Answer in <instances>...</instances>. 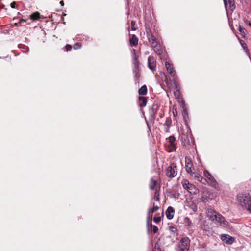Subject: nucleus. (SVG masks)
Returning <instances> with one entry per match:
<instances>
[{"label":"nucleus","mask_w":251,"mask_h":251,"mask_svg":"<svg viewBox=\"0 0 251 251\" xmlns=\"http://www.w3.org/2000/svg\"><path fill=\"white\" fill-rule=\"evenodd\" d=\"M159 207L157 205H155V204L154 203L153 205V207L149 209L147 217V222L148 224H149V223L151 222L152 220V214L154 212L157 211L159 209Z\"/></svg>","instance_id":"nucleus-7"},{"label":"nucleus","mask_w":251,"mask_h":251,"mask_svg":"<svg viewBox=\"0 0 251 251\" xmlns=\"http://www.w3.org/2000/svg\"><path fill=\"white\" fill-rule=\"evenodd\" d=\"M204 176L209 180V183L213 187H216L217 185V182L214 177L207 171H204Z\"/></svg>","instance_id":"nucleus-8"},{"label":"nucleus","mask_w":251,"mask_h":251,"mask_svg":"<svg viewBox=\"0 0 251 251\" xmlns=\"http://www.w3.org/2000/svg\"><path fill=\"white\" fill-rule=\"evenodd\" d=\"M31 19L33 20H36L40 18V13L38 12L33 13L30 15Z\"/></svg>","instance_id":"nucleus-18"},{"label":"nucleus","mask_w":251,"mask_h":251,"mask_svg":"<svg viewBox=\"0 0 251 251\" xmlns=\"http://www.w3.org/2000/svg\"><path fill=\"white\" fill-rule=\"evenodd\" d=\"M244 30H245V29L244 28H242L241 26H240L239 31H240V32L241 33H244Z\"/></svg>","instance_id":"nucleus-32"},{"label":"nucleus","mask_w":251,"mask_h":251,"mask_svg":"<svg viewBox=\"0 0 251 251\" xmlns=\"http://www.w3.org/2000/svg\"><path fill=\"white\" fill-rule=\"evenodd\" d=\"M139 105L140 107H145L147 104V99L145 97L140 96L138 99Z\"/></svg>","instance_id":"nucleus-15"},{"label":"nucleus","mask_w":251,"mask_h":251,"mask_svg":"<svg viewBox=\"0 0 251 251\" xmlns=\"http://www.w3.org/2000/svg\"><path fill=\"white\" fill-rule=\"evenodd\" d=\"M60 4L61 5V6H64V1L63 0L60 1Z\"/></svg>","instance_id":"nucleus-35"},{"label":"nucleus","mask_w":251,"mask_h":251,"mask_svg":"<svg viewBox=\"0 0 251 251\" xmlns=\"http://www.w3.org/2000/svg\"><path fill=\"white\" fill-rule=\"evenodd\" d=\"M173 113L174 114V116H175L177 114V112L176 111H175V112L174 111H173Z\"/></svg>","instance_id":"nucleus-36"},{"label":"nucleus","mask_w":251,"mask_h":251,"mask_svg":"<svg viewBox=\"0 0 251 251\" xmlns=\"http://www.w3.org/2000/svg\"><path fill=\"white\" fill-rule=\"evenodd\" d=\"M207 216L211 221L220 226L226 227L228 226V222L220 214L217 213L212 209L207 210Z\"/></svg>","instance_id":"nucleus-1"},{"label":"nucleus","mask_w":251,"mask_h":251,"mask_svg":"<svg viewBox=\"0 0 251 251\" xmlns=\"http://www.w3.org/2000/svg\"><path fill=\"white\" fill-rule=\"evenodd\" d=\"M238 201L242 207L246 208L251 213V198L249 194H239Z\"/></svg>","instance_id":"nucleus-3"},{"label":"nucleus","mask_w":251,"mask_h":251,"mask_svg":"<svg viewBox=\"0 0 251 251\" xmlns=\"http://www.w3.org/2000/svg\"><path fill=\"white\" fill-rule=\"evenodd\" d=\"M176 76L175 77H172V81L173 82L175 89L177 90H179V87L178 83L176 80Z\"/></svg>","instance_id":"nucleus-20"},{"label":"nucleus","mask_w":251,"mask_h":251,"mask_svg":"<svg viewBox=\"0 0 251 251\" xmlns=\"http://www.w3.org/2000/svg\"><path fill=\"white\" fill-rule=\"evenodd\" d=\"M156 184H157V181L155 180H154L153 179L151 178L150 180V188L151 189V190H153L156 185Z\"/></svg>","instance_id":"nucleus-19"},{"label":"nucleus","mask_w":251,"mask_h":251,"mask_svg":"<svg viewBox=\"0 0 251 251\" xmlns=\"http://www.w3.org/2000/svg\"><path fill=\"white\" fill-rule=\"evenodd\" d=\"M156 201H159V197H157V198H156Z\"/></svg>","instance_id":"nucleus-38"},{"label":"nucleus","mask_w":251,"mask_h":251,"mask_svg":"<svg viewBox=\"0 0 251 251\" xmlns=\"http://www.w3.org/2000/svg\"><path fill=\"white\" fill-rule=\"evenodd\" d=\"M185 168L187 172L192 176L196 177V179L201 181L202 178L201 176H198L195 174V168L193 167V163L190 158L185 157Z\"/></svg>","instance_id":"nucleus-4"},{"label":"nucleus","mask_w":251,"mask_h":251,"mask_svg":"<svg viewBox=\"0 0 251 251\" xmlns=\"http://www.w3.org/2000/svg\"><path fill=\"white\" fill-rule=\"evenodd\" d=\"M229 7L231 10L233 11L235 8L234 0H228Z\"/></svg>","instance_id":"nucleus-21"},{"label":"nucleus","mask_w":251,"mask_h":251,"mask_svg":"<svg viewBox=\"0 0 251 251\" xmlns=\"http://www.w3.org/2000/svg\"><path fill=\"white\" fill-rule=\"evenodd\" d=\"M129 42L131 46H135L138 45V39L135 35H132L129 39Z\"/></svg>","instance_id":"nucleus-16"},{"label":"nucleus","mask_w":251,"mask_h":251,"mask_svg":"<svg viewBox=\"0 0 251 251\" xmlns=\"http://www.w3.org/2000/svg\"><path fill=\"white\" fill-rule=\"evenodd\" d=\"M81 47V44H80L79 43H76V44H75L73 46V48L75 50H77V49H78L79 48H80V47Z\"/></svg>","instance_id":"nucleus-24"},{"label":"nucleus","mask_w":251,"mask_h":251,"mask_svg":"<svg viewBox=\"0 0 251 251\" xmlns=\"http://www.w3.org/2000/svg\"><path fill=\"white\" fill-rule=\"evenodd\" d=\"M190 247V240L188 237H183L181 239L178 251H188Z\"/></svg>","instance_id":"nucleus-6"},{"label":"nucleus","mask_w":251,"mask_h":251,"mask_svg":"<svg viewBox=\"0 0 251 251\" xmlns=\"http://www.w3.org/2000/svg\"><path fill=\"white\" fill-rule=\"evenodd\" d=\"M65 48H66V50H67V51H70V50H71V49H72V46H71V45H67L66 46Z\"/></svg>","instance_id":"nucleus-30"},{"label":"nucleus","mask_w":251,"mask_h":251,"mask_svg":"<svg viewBox=\"0 0 251 251\" xmlns=\"http://www.w3.org/2000/svg\"><path fill=\"white\" fill-rule=\"evenodd\" d=\"M161 216H159V217H154L153 218V221L156 223H157L158 222H159L161 220Z\"/></svg>","instance_id":"nucleus-25"},{"label":"nucleus","mask_w":251,"mask_h":251,"mask_svg":"<svg viewBox=\"0 0 251 251\" xmlns=\"http://www.w3.org/2000/svg\"><path fill=\"white\" fill-rule=\"evenodd\" d=\"M174 95L176 96V98H179V96H180V92H179V90H176V91H175L174 92Z\"/></svg>","instance_id":"nucleus-27"},{"label":"nucleus","mask_w":251,"mask_h":251,"mask_svg":"<svg viewBox=\"0 0 251 251\" xmlns=\"http://www.w3.org/2000/svg\"><path fill=\"white\" fill-rule=\"evenodd\" d=\"M168 140L170 144H172V143H174L175 141V138L173 136H170L168 138Z\"/></svg>","instance_id":"nucleus-23"},{"label":"nucleus","mask_w":251,"mask_h":251,"mask_svg":"<svg viewBox=\"0 0 251 251\" xmlns=\"http://www.w3.org/2000/svg\"><path fill=\"white\" fill-rule=\"evenodd\" d=\"M131 26H132L131 27L132 30L135 31L136 30V28L134 27L135 25V22L134 21H132L131 23Z\"/></svg>","instance_id":"nucleus-29"},{"label":"nucleus","mask_w":251,"mask_h":251,"mask_svg":"<svg viewBox=\"0 0 251 251\" xmlns=\"http://www.w3.org/2000/svg\"><path fill=\"white\" fill-rule=\"evenodd\" d=\"M170 146L171 149L172 150H174L175 149V146L174 144V143H172V144H170Z\"/></svg>","instance_id":"nucleus-33"},{"label":"nucleus","mask_w":251,"mask_h":251,"mask_svg":"<svg viewBox=\"0 0 251 251\" xmlns=\"http://www.w3.org/2000/svg\"><path fill=\"white\" fill-rule=\"evenodd\" d=\"M22 21H23V22H25V20H22Z\"/></svg>","instance_id":"nucleus-39"},{"label":"nucleus","mask_w":251,"mask_h":251,"mask_svg":"<svg viewBox=\"0 0 251 251\" xmlns=\"http://www.w3.org/2000/svg\"><path fill=\"white\" fill-rule=\"evenodd\" d=\"M159 106L157 104H153L149 109V114L152 118H154L158 110Z\"/></svg>","instance_id":"nucleus-12"},{"label":"nucleus","mask_w":251,"mask_h":251,"mask_svg":"<svg viewBox=\"0 0 251 251\" xmlns=\"http://www.w3.org/2000/svg\"><path fill=\"white\" fill-rule=\"evenodd\" d=\"M221 240L226 244H231L234 241V238L227 235L223 234L221 236Z\"/></svg>","instance_id":"nucleus-11"},{"label":"nucleus","mask_w":251,"mask_h":251,"mask_svg":"<svg viewBox=\"0 0 251 251\" xmlns=\"http://www.w3.org/2000/svg\"><path fill=\"white\" fill-rule=\"evenodd\" d=\"M16 3L15 2L13 1L12 2L11 4H10V6H11V7L12 8H16Z\"/></svg>","instance_id":"nucleus-31"},{"label":"nucleus","mask_w":251,"mask_h":251,"mask_svg":"<svg viewBox=\"0 0 251 251\" xmlns=\"http://www.w3.org/2000/svg\"><path fill=\"white\" fill-rule=\"evenodd\" d=\"M147 37L154 51L158 55L161 54L163 51L162 48L157 41L155 37L151 33L149 32H147Z\"/></svg>","instance_id":"nucleus-2"},{"label":"nucleus","mask_w":251,"mask_h":251,"mask_svg":"<svg viewBox=\"0 0 251 251\" xmlns=\"http://www.w3.org/2000/svg\"><path fill=\"white\" fill-rule=\"evenodd\" d=\"M165 213L167 219L169 220H171L174 217L175 210L173 207L169 206L166 210Z\"/></svg>","instance_id":"nucleus-14"},{"label":"nucleus","mask_w":251,"mask_h":251,"mask_svg":"<svg viewBox=\"0 0 251 251\" xmlns=\"http://www.w3.org/2000/svg\"><path fill=\"white\" fill-rule=\"evenodd\" d=\"M164 127H165V131L166 132H168L169 131V125L165 123L164 124Z\"/></svg>","instance_id":"nucleus-26"},{"label":"nucleus","mask_w":251,"mask_h":251,"mask_svg":"<svg viewBox=\"0 0 251 251\" xmlns=\"http://www.w3.org/2000/svg\"><path fill=\"white\" fill-rule=\"evenodd\" d=\"M183 186L184 188L187 189L190 193H193V190L195 189L194 186L189 183L186 180L183 182Z\"/></svg>","instance_id":"nucleus-13"},{"label":"nucleus","mask_w":251,"mask_h":251,"mask_svg":"<svg viewBox=\"0 0 251 251\" xmlns=\"http://www.w3.org/2000/svg\"><path fill=\"white\" fill-rule=\"evenodd\" d=\"M134 64H135V68H136L137 66V64L136 63H134Z\"/></svg>","instance_id":"nucleus-37"},{"label":"nucleus","mask_w":251,"mask_h":251,"mask_svg":"<svg viewBox=\"0 0 251 251\" xmlns=\"http://www.w3.org/2000/svg\"><path fill=\"white\" fill-rule=\"evenodd\" d=\"M166 175L170 178L175 177L177 173V165L175 163H171L166 169Z\"/></svg>","instance_id":"nucleus-5"},{"label":"nucleus","mask_w":251,"mask_h":251,"mask_svg":"<svg viewBox=\"0 0 251 251\" xmlns=\"http://www.w3.org/2000/svg\"><path fill=\"white\" fill-rule=\"evenodd\" d=\"M170 230L171 232L173 233L174 234L176 233V227L174 226H170Z\"/></svg>","instance_id":"nucleus-28"},{"label":"nucleus","mask_w":251,"mask_h":251,"mask_svg":"<svg viewBox=\"0 0 251 251\" xmlns=\"http://www.w3.org/2000/svg\"><path fill=\"white\" fill-rule=\"evenodd\" d=\"M224 3L226 4V2H225V0H224Z\"/></svg>","instance_id":"nucleus-41"},{"label":"nucleus","mask_w":251,"mask_h":251,"mask_svg":"<svg viewBox=\"0 0 251 251\" xmlns=\"http://www.w3.org/2000/svg\"><path fill=\"white\" fill-rule=\"evenodd\" d=\"M147 92V88L146 85L142 86L138 91V93L140 95H145Z\"/></svg>","instance_id":"nucleus-17"},{"label":"nucleus","mask_w":251,"mask_h":251,"mask_svg":"<svg viewBox=\"0 0 251 251\" xmlns=\"http://www.w3.org/2000/svg\"><path fill=\"white\" fill-rule=\"evenodd\" d=\"M165 66L167 71L170 75L172 77H176V71L174 70L172 64L169 63L168 62H166L165 63Z\"/></svg>","instance_id":"nucleus-9"},{"label":"nucleus","mask_w":251,"mask_h":251,"mask_svg":"<svg viewBox=\"0 0 251 251\" xmlns=\"http://www.w3.org/2000/svg\"><path fill=\"white\" fill-rule=\"evenodd\" d=\"M151 227L152 228L153 232L154 233H156L158 231V228L157 226H156L155 225H153L151 224Z\"/></svg>","instance_id":"nucleus-22"},{"label":"nucleus","mask_w":251,"mask_h":251,"mask_svg":"<svg viewBox=\"0 0 251 251\" xmlns=\"http://www.w3.org/2000/svg\"><path fill=\"white\" fill-rule=\"evenodd\" d=\"M148 66L150 69L152 71L155 70L156 60L153 57L149 56L148 59Z\"/></svg>","instance_id":"nucleus-10"},{"label":"nucleus","mask_w":251,"mask_h":251,"mask_svg":"<svg viewBox=\"0 0 251 251\" xmlns=\"http://www.w3.org/2000/svg\"><path fill=\"white\" fill-rule=\"evenodd\" d=\"M162 216H163V212H162Z\"/></svg>","instance_id":"nucleus-40"},{"label":"nucleus","mask_w":251,"mask_h":251,"mask_svg":"<svg viewBox=\"0 0 251 251\" xmlns=\"http://www.w3.org/2000/svg\"><path fill=\"white\" fill-rule=\"evenodd\" d=\"M185 220L186 221H187L188 225H190L191 221H190V220L188 218H186Z\"/></svg>","instance_id":"nucleus-34"}]
</instances>
